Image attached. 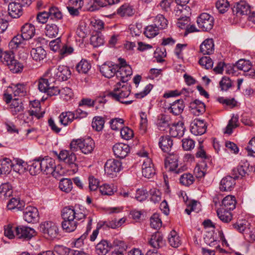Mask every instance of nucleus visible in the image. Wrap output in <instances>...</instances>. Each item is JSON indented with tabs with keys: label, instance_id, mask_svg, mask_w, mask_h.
Listing matches in <instances>:
<instances>
[{
	"label": "nucleus",
	"instance_id": "nucleus-12",
	"mask_svg": "<svg viewBox=\"0 0 255 255\" xmlns=\"http://www.w3.org/2000/svg\"><path fill=\"white\" fill-rule=\"evenodd\" d=\"M118 68L119 65L114 64L111 62H107L101 66L100 71L104 76L108 78H111L115 74L117 75Z\"/></svg>",
	"mask_w": 255,
	"mask_h": 255
},
{
	"label": "nucleus",
	"instance_id": "nucleus-17",
	"mask_svg": "<svg viewBox=\"0 0 255 255\" xmlns=\"http://www.w3.org/2000/svg\"><path fill=\"white\" fill-rule=\"evenodd\" d=\"M41 164L42 172L46 175L52 173L54 168L55 167L54 160L48 156L41 159Z\"/></svg>",
	"mask_w": 255,
	"mask_h": 255
},
{
	"label": "nucleus",
	"instance_id": "nucleus-11",
	"mask_svg": "<svg viewBox=\"0 0 255 255\" xmlns=\"http://www.w3.org/2000/svg\"><path fill=\"white\" fill-rule=\"evenodd\" d=\"M15 236L18 238L24 240H29L35 235V230L31 228L17 226L14 228Z\"/></svg>",
	"mask_w": 255,
	"mask_h": 255
},
{
	"label": "nucleus",
	"instance_id": "nucleus-4",
	"mask_svg": "<svg viewBox=\"0 0 255 255\" xmlns=\"http://www.w3.org/2000/svg\"><path fill=\"white\" fill-rule=\"evenodd\" d=\"M0 61L8 66L9 70L14 73L21 72L23 68V65L15 59L12 52H4L0 54Z\"/></svg>",
	"mask_w": 255,
	"mask_h": 255
},
{
	"label": "nucleus",
	"instance_id": "nucleus-59",
	"mask_svg": "<svg viewBox=\"0 0 255 255\" xmlns=\"http://www.w3.org/2000/svg\"><path fill=\"white\" fill-rule=\"evenodd\" d=\"M121 135L123 138L128 140L133 137V132L132 129L126 127L121 129Z\"/></svg>",
	"mask_w": 255,
	"mask_h": 255
},
{
	"label": "nucleus",
	"instance_id": "nucleus-14",
	"mask_svg": "<svg viewBox=\"0 0 255 255\" xmlns=\"http://www.w3.org/2000/svg\"><path fill=\"white\" fill-rule=\"evenodd\" d=\"M207 129L206 124L202 120H195L191 123L190 131L195 135H202L205 133Z\"/></svg>",
	"mask_w": 255,
	"mask_h": 255
},
{
	"label": "nucleus",
	"instance_id": "nucleus-13",
	"mask_svg": "<svg viewBox=\"0 0 255 255\" xmlns=\"http://www.w3.org/2000/svg\"><path fill=\"white\" fill-rule=\"evenodd\" d=\"M23 219L28 223H34L38 222L39 213L37 209L32 206L27 207L23 212Z\"/></svg>",
	"mask_w": 255,
	"mask_h": 255
},
{
	"label": "nucleus",
	"instance_id": "nucleus-56",
	"mask_svg": "<svg viewBox=\"0 0 255 255\" xmlns=\"http://www.w3.org/2000/svg\"><path fill=\"white\" fill-rule=\"evenodd\" d=\"M238 119L237 117L233 116L229 121L228 125L226 128V130L224 133L230 134L233 132V129L238 127L237 122Z\"/></svg>",
	"mask_w": 255,
	"mask_h": 255
},
{
	"label": "nucleus",
	"instance_id": "nucleus-42",
	"mask_svg": "<svg viewBox=\"0 0 255 255\" xmlns=\"http://www.w3.org/2000/svg\"><path fill=\"white\" fill-rule=\"evenodd\" d=\"M73 183L71 179L63 178L60 180L59 187L61 190L66 193L70 192L73 188Z\"/></svg>",
	"mask_w": 255,
	"mask_h": 255
},
{
	"label": "nucleus",
	"instance_id": "nucleus-44",
	"mask_svg": "<svg viewBox=\"0 0 255 255\" xmlns=\"http://www.w3.org/2000/svg\"><path fill=\"white\" fill-rule=\"evenodd\" d=\"M229 210L221 209L217 211V215L219 219L225 223H228L231 221L232 215Z\"/></svg>",
	"mask_w": 255,
	"mask_h": 255
},
{
	"label": "nucleus",
	"instance_id": "nucleus-9",
	"mask_svg": "<svg viewBox=\"0 0 255 255\" xmlns=\"http://www.w3.org/2000/svg\"><path fill=\"white\" fill-rule=\"evenodd\" d=\"M104 168L105 173L110 177L113 178L121 170L122 163L117 160L110 159L105 164Z\"/></svg>",
	"mask_w": 255,
	"mask_h": 255
},
{
	"label": "nucleus",
	"instance_id": "nucleus-32",
	"mask_svg": "<svg viewBox=\"0 0 255 255\" xmlns=\"http://www.w3.org/2000/svg\"><path fill=\"white\" fill-rule=\"evenodd\" d=\"M222 203V209L233 210L236 207V198L234 196H227L223 199Z\"/></svg>",
	"mask_w": 255,
	"mask_h": 255
},
{
	"label": "nucleus",
	"instance_id": "nucleus-30",
	"mask_svg": "<svg viewBox=\"0 0 255 255\" xmlns=\"http://www.w3.org/2000/svg\"><path fill=\"white\" fill-rule=\"evenodd\" d=\"M30 54L34 60L41 61L45 58L47 53L41 46H39L32 48L30 51Z\"/></svg>",
	"mask_w": 255,
	"mask_h": 255
},
{
	"label": "nucleus",
	"instance_id": "nucleus-25",
	"mask_svg": "<svg viewBox=\"0 0 255 255\" xmlns=\"http://www.w3.org/2000/svg\"><path fill=\"white\" fill-rule=\"evenodd\" d=\"M22 36L25 40L31 39L35 34L34 26L31 23H25L21 28Z\"/></svg>",
	"mask_w": 255,
	"mask_h": 255
},
{
	"label": "nucleus",
	"instance_id": "nucleus-49",
	"mask_svg": "<svg viewBox=\"0 0 255 255\" xmlns=\"http://www.w3.org/2000/svg\"><path fill=\"white\" fill-rule=\"evenodd\" d=\"M248 168L246 166L240 165L232 170V175L234 178L238 179L241 176L244 177L247 173Z\"/></svg>",
	"mask_w": 255,
	"mask_h": 255
},
{
	"label": "nucleus",
	"instance_id": "nucleus-22",
	"mask_svg": "<svg viewBox=\"0 0 255 255\" xmlns=\"http://www.w3.org/2000/svg\"><path fill=\"white\" fill-rule=\"evenodd\" d=\"M9 109L13 116L20 115L22 114L24 108L21 100L15 98L12 100L9 106Z\"/></svg>",
	"mask_w": 255,
	"mask_h": 255
},
{
	"label": "nucleus",
	"instance_id": "nucleus-23",
	"mask_svg": "<svg viewBox=\"0 0 255 255\" xmlns=\"http://www.w3.org/2000/svg\"><path fill=\"white\" fill-rule=\"evenodd\" d=\"M150 245L155 249H158L164 245L163 235L159 232H156L151 235L149 241Z\"/></svg>",
	"mask_w": 255,
	"mask_h": 255
},
{
	"label": "nucleus",
	"instance_id": "nucleus-64",
	"mask_svg": "<svg viewBox=\"0 0 255 255\" xmlns=\"http://www.w3.org/2000/svg\"><path fill=\"white\" fill-rule=\"evenodd\" d=\"M24 40L21 34H17L14 36L9 43L12 48H17Z\"/></svg>",
	"mask_w": 255,
	"mask_h": 255
},
{
	"label": "nucleus",
	"instance_id": "nucleus-60",
	"mask_svg": "<svg viewBox=\"0 0 255 255\" xmlns=\"http://www.w3.org/2000/svg\"><path fill=\"white\" fill-rule=\"evenodd\" d=\"M124 122V121L122 119L115 118L111 120L110 124L112 129L117 130L122 127Z\"/></svg>",
	"mask_w": 255,
	"mask_h": 255
},
{
	"label": "nucleus",
	"instance_id": "nucleus-15",
	"mask_svg": "<svg viewBox=\"0 0 255 255\" xmlns=\"http://www.w3.org/2000/svg\"><path fill=\"white\" fill-rule=\"evenodd\" d=\"M114 155L118 158H124L129 153V146L126 144L118 143L113 147Z\"/></svg>",
	"mask_w": 255,
	"mask_h": 255
},
{
	"label": "nucleus",
	"instance_id": "nucleus-20",
	"mask_svg": "<svg viewBox=\"0 0 255 255\" xmlns=\"http://www.w3.org/2000/svg\"><path fill=\"white\" fill-rule=\"evenodd\" d=\"M185 127L183 122L179 121L170 128V134L174 137L180 138L184 134Z\"/></svg>",
	"mask_w": 255,
	"mask_h": 255
},
{
	"label": "nucleus",
	"instance_id": "nucleus-46",
	"mask_svg": "<svg viewBox=\"0 0 255 255\" xmlns=\"http://www.w3.org/2000/svg\"><path fill=\"white\" fill-rule=\"evenodd\" d=\"M77 71L79 73L86 74L91 68V65L86 60H82L76 67Z\"/></svg>",
	"mask_w": 255,
	"mask_h": 255
},
{
	"label": "nucleus",
	"instance_id": "nucleus-40",
	"mask_svg": "<svg viewBox=\"0 0 255 255\" xmlns=\"http://www.w3.org/2000/svg\"><path fill=\"white\" fill-rule=\"evenodd\" d=\"M74 115L72 112H63L59 117V122L64 125L67 126L71 123L74 119Z\"/></svg>",
	"mask_w": 255,
	"mask_h": 255
},
{
	"label": "nucleus",
	"instance_id": "nucleus-37",
	"mask_svg": "<svg viewBox=\"0 0 255 255\" xmlns=\"http://www.w3.org/2000/svg\"><path fill=\"white\" fill-rule=\"evenodd\" d=\"M12 167V160L4 158L0 161V174H6L10 173Z\"/></svg>",
	"mask_w": 255,
	"mask_h": 255
},
{
	"label": "nucleus",
	"instance_id": "nucleus-6",
	"mask_svg": "<svg viewBox=\"0 0 255 255\" xmlns=\"http://www.w3.org/2000/svg\"><path fill=\"white\" fill-rule=\"evenodd\" d=\"M60 161L69 164L74 172L78 171L77 164L75 163L76 160V155L71 151L66 150H62L58 154L56 152H55Z\"/></svg>",
	"mask_w": 255,
	"mask_h": 255
},
{
	"label": "nucleus",
	"instance_id": "nucleus-47",
	"mask_svg": "<svg viewBox=\"0 0 255 255\" xmlns=\"http://www.w3.org/2000/svg\"><path fill=\"white\" fill-rule=\"evenodd\" d=\"M196 156L198 158H201L205 160H208V163L209 164L211 163V156L206 154L205 151L203 149V146L202 145V142H199V146L198 150L196 153Z\"/></svg>",
	"mask_w": 255,
	"mask_h": 255
},
{
	"label": "nucleus",
	"instance_id": "nucleus-31",
	"mask_svg": "<svg viewBox=\"0 0 255 255\" xmlns=\"http://www.w3.org/2000/svg\"><path fill=\"white\" fill-rule=\"evenodd\" d=\"M51 77H46L45 74L43 78L39 79L38 82V89L39 91L45 93L47 92L50 85L54 83L51 81Z\"/></svg>",
	"mask_w": 255,
	"mask_h": 255
},
{
	"label": "nucleus",
	"instance_id": "nucleus-26",
	"mask_svg": "<svg viewBox=\"0 0 255 255\" xmlns=\"http://www.w3.org/2000/svg\"><path fill=\"white\" fill-rule=\"evenodd\" d=\"M184 108L185 104L183 100L179 99L170 104L168 111L174 115H179L182 113Z\"/></svg>",
	"mask_w": 255,
	"mask_h": 255
},
{
	"label": "nucleus",
	"instance_id": "nucleus-19",
	"mask_svg": "<svg viewBox=\"0 0 255 255\" xmlns=\"http://www.w3.org/2000/svg\"><path fill=\"white\" fill-rule=\"evenodd\" d=\"M236 179L233 176H227L224 177L220 182V190L223 192L231 191L236 184Z\"/></svg>",
	"mask_w": 255,
	"mask_h": 255
},
{
	"label": "nucleus",
	"instance_id": "nucleus-2",
	"mask_svg": "<svg viewBox=\"0 0 255 255\" xmlns=\"http://www.w3.org/2000/svg\"><path fill=\"white\" fill-rule=\"evenodd\" d=\"M130 93V86L127 85H121V84L119 82L116 85L113 91L110 92L107 96L111 97L112 99L117 101H119L122 103L126 105L130 104L132 100L126 101L124 99L128 97Z\"/></svg>",
	"mask_w": 255,
	"mask_h": 255
},
{
	"label": "nucleus",
	"instance_id": "nucleus-3",
	"mask_svg": "<svg viewBox=\"0 0 255 255\" xmlns=\"http://www.w3.org/2000/svg\"><path fill=\"white\" fill-rule=\"evenodd\" d=\"M71 71L68 67L64 65L59 66L58 68H49L45 73L46 77H51V81L55 82V80L66 81L71 76Z\"/></svg>",
	"mask_w": 255,
	"mask_h": 255
},
{
	"label": "nucleus",
	"instance_id": "nucleus-61",
	"mask_svg": "<svg viewBox=\"0 0 255 255\" xmlns=\"http://www.w3.org/2000/svg\"><path fill=\"white\" fill-rule=\"evenodd\" d=\"M51 19H60L62 18L61 11L56 7H51L48 11Z\"/></svg>",
	"mask_w": 255,
	"mask_h": 255
},
{
	"label": "nucleus",
	"instance_id": "nucleus-28",
	"mask_svg": "<svg viewBox=\"0 0 255 255\" xmlns=\"http://www.w3.org/2000/svg\"><path fill=\"white\" fill-rule=\"evenodd\" d=\"M237 68L240 70H243L244 72H250L249 75L252 77L255 75V72L253 69H252V65L249 61H247L244 59L239 60L236 64Z\"/></svg>",
	"mask_w": 255,
	"mask_h": 255
},
{
	"label": "nucleus",
	"instance_id": "nucleus-48",
	"mask_svg": "<svg viewBox=\"0 0 255 255\" xmlns=\"http://www.w3.org/2000/svg\"><path fill=\"white\" fill-rule=\"evenodd\" d=\"M104 119L101 117H95L92 123V126L97 131H101L104 126Z\"/></svg>",
	"mask_w": 255,
	"mask_h": 255
},
{
	"label": "nucleus",
	"instance_id": "nucleus-52",
	"mask_svg": "<svg viewBox=\"0 0 255 255\" xmlns=\"http://www.w3.org/2000/svg\"><path fill=\"white\" fill-rule=\"evenodd\" d=\"M150 226L154 229H159L162 226L161 219L157 213H155L150 217Z\"/></svg>",
	"mask_w": 255,
	"mask_h": 255
},
{
	"label": "nucleus",
	"instance_id": "nucleus-43",
	"mask_svg": "<svg viewBox=\"0 0 255 255\" xmlns=\"http://www.w3.org/2000/svg\"><path fill=\"white\" fill-rule=\"evenodd\" d=\"M168 21L163 15L159 14L156 16L154 24L159 29H163L167 26Z\"/></svg>",
	"mask_w": 255,
	"mask_h": 255
},
{
	"label": "nucleus",
	"instance_id": "nucleus-35",
	"mask_svg": "<svg viewBox=\"0 0 255 255\" xmlns=\"http://www.w3.org/2000/svg\"><path fill=\"white\" fill-rule=\"evenodd\" d=\"M27 163L19 158H13L12 160V167L13 171L19 174L24 173L26 169Z\"/></svg>",
	"mask_w": 255,
	"mask_h": 255
},
{
	"label": "nucleus",
	"instance_id": "nucleus-62",
	"mask_svg": "<svg viewBox=\"0 0 255 255\" xmlns=\"http://www.w3.org/2000/svg\"><path fill=\"white\" fill-rule=\"evenodd\" d=\"M100 192L102 195H112L114 193V191L112 187L110 185L105 184L99 187Z\"/></svg>",
	"mask_w": 255,
	"mask_h": 255
},
{
	"label": "nucleus",
	"instance_id": "nucleus-7",
	"mask_svg": "<svg viewBox=\"0 0 255 255\" xmlns=\"http://www.w3.org/2000/svg\"><path fill=\"white\" fill-rule=\"evenodd\" d=\"M138 154L140 156L145 157L142 165V175L147 178L153 177L155 174V170L151 159L147 157V153L146 152H139L138 153Z\"/></svg>",
	"mask_w": 255,
	"mask_h": 255
},
{
	"label": "nucleus",
	"instance_id": "nucleus-16",
	"mask_svg": "<svg viewBox=\"0 0 255 255\" xmlns=\"http://www.w3.org/2000/svg\"><path fill=\"white\" fill-rule=\"evenodd\" d=\"M132 74V69L130 66H119L117 71V77L122 83L127 82Z\"/></svg>",
	"mask_w": 255,
	"mask_h": 255
},
{
	"label": "nucleus",
	"instance_id": "nucleus-57",
	"mask_svg": "<svg viewBox=\"0 0 255 255\" xmlns=\"http://www.w3.org/2000/svg\"><path fill=\"white\" fill-rule=\"evenodd\" d=\"M182 147L185 150H191L195 147V141L190 138H185L182 140Z\"/></svg>",
	"mask_w": 255,
	"mask_h": 255
},
{
	"label": "nucleus",
	"instance_id": "nucleus-8",
	"mask_svg": "<svg viewBox=\"0 0 255 255\" xmlns=\"http://www.w3.org/2000/svg\"><path fill=\"white\" fill-rule=\"evenodd\" d=\"M39 230L46 238L53 239L56 238L59 230L56 225L52 222L42 223L39 226Z\"/></svg>",
	"mask_w": 255,
	"mask_h": 255
},
{
	"label": "nucleus",
	"instance_id": "nucleus-38",
	"mask_svg": "<svg viewBox=\"0 0 255 255\" xmlns=\"http://www.w3.org/2000/svg\"><path fill=\"white\" fill-rule=\"evenodd\" d=\"M45 33L47 36L56 37L59 32V27L54 23H48L45 25Z\"/></svg>",
	"mask_w": 255,
	"mask_h": 255
},
{
	"label": "nucleus",
	"instance_id": "nucleus-29",
	"mask_svg": "<svg viewBox=\"0 0 255 255\" xmlns=\"http://www.w3.org/2000/svg\"><path fill=\"white\" fill-rule=\"evenodd\" d=\"M214 51V44L212 39H207L200 45V51L204 55H210Z\"/></svg>",
	"mask_w": 255,
	"mask_h": 255
},
{
	"label": "nucleus",
	"instance_id": "nucleus-1",
	"mask_svg": "<svg viewBox=\"0 0 255 255\" xmlns=\"http://www.w3.org/2000/svg\"><path fill=\"white\" fill-rule=\"evenodd\" d=\"M87 211L82 206H75L74 208L66 207L62 211L61 216L63 221L61 223L63 230L67 233L74 231L77 226V220L86 217Z\"/></svg>",
	"mask_w": 255,
	"mask_h": 255
},
{
	"label": "nucleus",
	"instance_id": "nucleus-33",
	"mask_svg": "<svg viewBox=\"0 0 255 255\" xmlns=\"http://www.w3.org/2000/svg\"><path fill=\"white\" fill-rule=\"evenodd\" d=\"M29 171L31 175H36L42 172L41 158L35 159L29 162Z\"/></svg>",
	"mask_w": 255,
	"mask_h": 255
},
{
	"label": "nucleus",
	"instance_id": "nucleus-51",
	"mask_svg": "<svg viewBox=\"0 0 255 255\" xmlns=\"http://www.w3.org/2000/svg\"><path fill=\"white\" fill-rule=\"evenodd\" d=\"M190 107L197 111L199 114L203 113L205 111V105L198 100H195L190 103Z\"/></svg>",
	"mask_w": 255,
	"mask_h": 255
},
{
	"label": "nucleus",
	"instance_id": "nucleus-5",
	"mask_svg": "<svg viewBox=\"0 0 255 255\" xmlns=\"http://www.w3.org/2000/svg\"><path fill=\"white\" fill-rule=\"evenodd\" d=\"M178 156L175 154H169L165 160V168L166 170L175 174L183 172L185 168L184 166L178 167Z\"/></svg>",
	"mask_w": 255,
	"mask_h": 255
},
{
	"label": "nucleus",
	"instance_id": "nucleus-63",
	"mask_svg": "<svg viewBox=\"0 0 255 255\" xmlns=\"http://www.w3.org/2000/svg\"><path fill=\"white\" fill-rule=\"evenodd\" d=\"M220 87L222 91H227L232 87V82L229 78L224 77L220 82Z\"/></svg>",
	"mask_w": 255,
	"mask_h": 255
},
{
	"label": "nucleus",
	"instance_id": "nucleus-39",
	"mask_svg": "<svg viewBox=\"0 0 255 255\" xmlns=\"http://www.w3.org/2000/svg\"><path fill=\"white\" fill-rule=\"evenodd\" d=\"M168 241L170 245L173 248H177L181 244L180 237L174 230L170 232L168 235Z\"/></svg>",
	"mask_w": 255,
	"mask_h": 255
},
{
	"label": "nucleus",
	"instance_id": "nucleus-27",
	"mask_svg": "<svg viewBox=\"0 0 255 255\" xmlns=\"http://www.w3.org/2000/svg\"><path fill=\"white\" fill-rule=\"evenodd\" d=\"M159 145L164 152H169L173 146V140L169 136H161L159 141Z\"/></svg>",
	"mask_w": 255,
	"mask_h": 255
},
{
	"label": "nucleus",
	"instance_id": "nucleus-55",
	"mask_svg": "<svg viewBox=\"0 0 255 255\" xmlns=\"http://www.w3.org/2000/svg\"><path fill=\"white\" fill-rule=\"evenodd\" d=\"M90 43L95 47H99L104 44V39L100 34H96L91 37Z\"/></svg>",
	"mask_w": 255,
	"mask_h": 255
},
{
	"label": "nucleus",
	"instance_id": "nucleus-45",
	"mask_svg": "<svg viewBox=\"0 0 255 255\" xmlns=\"http://www.w3.org/2000/svg\"><path fill=\"white\" fill-rule=\"evenodd\" d=\"M159 29L154 24L148 25L145 28L144 35L148 38H152L158 34Z\"/></svg>",
	"mask_w": 255,
	"mask_h": 255
},
{
	"label": "nucleus",
	"instance_id": "nucleus-41",
	"mask_svg": "<svg viewBox=\"0 0 255 255\" xmlns=\"http://www.w3.org/2000/svg\"><path fill=\"white\" fill-rule=\"evenodd\" d=\"M12 194V186L8 183L2 184L0 186V197L6 198L9 197Z\"/></svg>",
	"mask_w": 255,
	"mask_h": 255
},
{
	"label": "nucleus",
	"instance_id": "nucleus-21",
	"mask_svg": "<svg viewBox=\"0 0 255 255\" xmlns=\"http://www.w3.org/2000/svg\"><path fill=\"white\" fill-rule=\"evenodd\" d=\"M80 144V150L86 154L91 153L95 147V142L90 137H88L83 140L81 139Z\"/></svg>",
	"mask_w": 255,
	"mask_h": 255
},
{
	"label": "nucleus",
	"instance_id": "nucleus-34",
	"mask_svg": "<svg viewBox=\"0 0 255 255\" xmlns=\"http://www.w3.org/2000/svg\"><path fill=\"white\" fill-rule=\"evenodd\" d=\"M25 206L23 201L20 200L19 198H12L8 202L7 207L9 210L21 211Z\"/></svg>",
	"mask_w": 255,
	"mask_h": 255
},
{
	"label": "nucleus",
	"instance_id": "nucleus-54",
	"mask_svg": "<svg viewBox=\"0 0 255 255\" xmlns=\"http://www.w3.org/2000/svg\"><path fill=\"white\" fill-rule=\"evenodd\" d=\"M194 177L191 174L185 173L182 174L180 178V182L181 184L188 186L193 183Z\"/></svg>",
	"mask_w": 255,
	"mask_h": 255
},
{
	"label": "nucleus",
	"instance_id": "nucleus-10",
	"mask_svg": "<svg viewBox=\"0 0 255 255\" xmlns=\"http://www.w3.org/2000/svg\"><path fill=\"white\" fill-rule=\"evenodd\" d=\"M197 22L199 28L203 31H207L212 29L214 19L208 13H203L198 17Z\"/></svg>",
	"mask_w": 255,
	"mask_h": 255
},
{
	"label": "nucleus",
	"instance_id": "nucleus-36",
	"mask_svg": "<svg viewBox=\"0 0 255 255\" xmlns=\"http://www.w3.org/2000/svg\"><path fill=\"white\" fill-rule=\"evenodd\" d=\"M111 244L106 240H102L96 247V251L99 255H105L110 251Z\"/></svg>",
	"mask_w": 255,
	"mask_h": 255
},
{
	"label": "nucleus",
	"instance_id": "nucleus-18",
	"mask_svg": "<svg viewBox=\"0 0 255 255\" xmlns=\"http://www.w3.org/2000/svg\"><path fill=\"white\" fill-rule=\"evenodd\" d=\"M8 12L9 15L12 18L19 17L22 14V7L19 2H11L8 4Z\"/></svg>",
	"mask_w": 255,
	"mask_h": 255
},
{
	"label": "nucleus",
	"instance_id": "nucleus-24",
	"mask_svg": "<svg viewBox=\"0 0 255 255\" xmlns=\"http://www.w3.org/2000/svg\"><path fill=\"white\" fill-rule=\"evenodd\" d=\"M233 11L236 12L237 15H247L250 12V7L246 1H241L234 6Z\"/></svg>",
	"mask_w": 255,
	"mask_h": 255
},
{
	"label": "nucleus",
	"instance_id": "nucleus-58",
	"mask_svg": "<svg viewBox=\"0 0 255 255\" xmlns=\"http://www.w3.org/2000/svg\"><path fill=\"white\" fill-rule=\"evenodd\" d=\"M199 63L207 69L212 68L213 66L212 60L208 56H205L200 58Z\"/></svg>",
	"mask_w": 255,
	"mask_h": 255
},
{
	"label": "nucleus",
	"instance_id": "nucleus-50",
	"mask_svg": "<svg viewBox=\"0 0 255 255\" xmlns=\"http://www.w3.org/2000/svg\"><path fill=\"white\" fill-rule=\"evenodd\" d=\"M117 13L122 16H131L134 13V11L131 6L127 4H124L118 9Z\"/></svg>",
	"mask_w": 255,
	"mask_h": 255
},
{
	"label": "nucleus",
	"instance_id": "nucleus-53",
	"mask_svg": "<svg viewBox=\"0 0 255 255\" xmlns=\"http://www.w3.org/2000/svg\"><path fill=\"white\" fill-rule=\"evenodd\" d=\"M229 3L227 0H218L216 3V7L221 13L226 12L229 8Z\"/></svg>",
	"mask_w": 255,
	"mask_h": 255
}]
</instances>
